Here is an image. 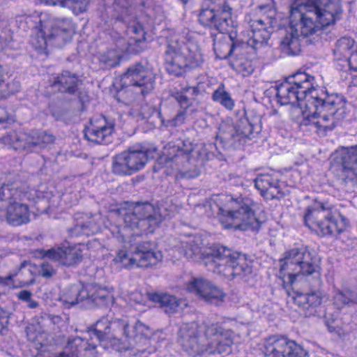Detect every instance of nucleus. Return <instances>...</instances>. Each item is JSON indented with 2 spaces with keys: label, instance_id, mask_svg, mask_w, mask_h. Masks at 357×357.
<instances>
[{
  "label": "nucleus",
  "instance_id": "c9c22d12",
  "mask_svg": "<svg viewBox=\"0 0 357 357\" xmlns=\"http://www.w3.org/2000/svg\"><path fill=\"white\" fill-rule=\"evenodd\" d=\"M84 285H73L66 289L60 297V301L67 307L75 305L79 303H86V296H81V291Z\"/></svg>",
  "mask_w": 357,
  "mask_h": 357
},
{
  "label": "nucleus",
  "instance_id": "9d476101",
  "mask_svg": "<svg viewBox=\"0 0 357 357\" xmlns=\"http://www.w3.org/2000/svg\"><path fill=\"white\" fill-rule=\"evenodd\" d=\"M199 20L204 26L213 28L225 34L220 39L229 40L231 42L222 43L214 40L213 49L217 57L223 59L235 55L241 46V39L237 38L238 21L236 11L226 3L214 5L202 9L199 15Z\"/></svg>",
  "mask_w": 357,
  "mask_h": 357
},
{
  "label": "nucleus",
  "instance_id": "c03bdc74",
  "mask_svg": "<svg viewBox=\"0 0 357 357\" xmlns=\"http://www.w3.org/2000/svg\"><path fill=\"white\" fill-rule=\"evenodd\" d=\"M56 273L55 268L49 263L43 262L40 264L38 274L43 278H49Z\"/></svg>",
  "mask_w": 357,
  "mask_h": 357
},
{
  "label": "nucleus",
  "instance_id": "412c9836",
  "mask_svg": "<svg viewBox=\"0 0 357 357\" xmlns=\"http://www.w3.org/2000/svg\"><path fill=\"white\" fill-rule=\"evenodd\" d=\"M147 299L153 303H158L165 312L168 314L179 312L187 306L185 301L178 300L173 296L159 292H152L147 295H143L139 291H135L128 298H125V301L131 305L134 304L146 305Z\"/></svg>",
  "mask_w": 357,
  "mask_h": 357
},
{
  "label": "nucleus",
  "instance_id": "6e6d98bb",
  "mask_svg": "<svg viewBox=\"0 0 357 357\" xmlns=\"http://www.w3.org/2000/svg\"><path fill=\"white\" fill-rule=\"evenodd\" d=\"M142 6L145 7V3H143Z\"/></svg>",
  "mask_w": 357,
  "mask_h": 357
},
{
  "label": "nucleus",
  "instance_id": "37998d69",
  "mask_svg": "<svg viewBox=\"0 0 357 357\" xmlns=\"http://www.w3.org/2000/svg\"><path fill=\"white\" fill-rule=\"evenodd\" d=\"M20 89V84L19 82L17 81H13L10 83H8L3 89H1V91L2 93L1 97L6 98V96H9L10 94L15 93L17 92Z\"/></svg>",
  "mask_w": 357,
  "mask_h": 357
},
{
  "label": "nucleus",
  "instance_id": "1a4fd4ad",
  "mask_svg": "<svg viewBox=\"0 0 357 357\" xmlns=\"http://www.w3.org/2000/svg\"><path fill=\"white\" fill-rule=\"evenodd\" d=\"M20 26L36 29V33L31 39L32 47L40 53L47 54L49 46L61 47L72 39L76 26L71 19L54 18L47 13L33 12L30 15L16 17Z\"/></svg>",
  "mask_w": 357,
  "mask_h": 357
},
{
  "label": "nucleus",
  "instance_id": "a211bd4d",
  "mask_svg": "<svg viewBox=\"0 0 357 357\" xmlns=\"http://www.w3.org/2000/svg\"><path fill=\"white\" fill-rule=\"evenodd\" d=\"M334 59L340 70L349 72L357 84V44L351 37L338 39L333 49Z\"/></svg>",
  "mask_w": 357,
  "mask_h": 357
},
{
  "label": "nucleus",
  "instance_id": "f3484780",
  "mask_svg": "<svg viewBox=\"0 0 357 357\" xmlns=\"http://www.w3.org/2000/svg\"><path fill=\"white\" fill-rule=\"evenodd\" d=\"M157 155V150L153 147L134 146L114 157L113 172L119 175H131L142 169L148 161Z\"/></svg>",
  "mask_w": 357,
  "mask_h": 357
},
{
  "label": "nucleus",
  "instance_id": "2f4dec72",
  "mask_svg": "<svg viewBox=\"0 0 357 357\" xmlns=\"http://www.w3.org/2000/svg\"><path fill=\"white\" fill-rule=\"evenodd\" d=\"M194 150L193 145L189 142H181L178 141L176 144L169 143L164 148L163 155L160 158V162L173 160L175 157L183 154H189Z\"/></svg>",
  "mask_w": 357,
  "mask_h": 357
},
{
  "label": "nucleus",
  "instance_id": "8fccbe9b",
  "mask_svg": "<svg viewBox=\"0 0 357 357\" xmlns=\"http://www.w3.org/2000/svg\"><path fill=\"white\" fill-rule=\"evenodd\" d=\"M29 304H28V306L30 307V308H35L38 305V303L35 301H33L31 299H30L29 301H28Z\"/></svg>",
  "mask_w": 357,
  "mask_h": 357
},
{
  "label": "nucleus",
  "instance_id": "2eb2a0df",
  "mask_svg": "<svg viewBox=\"0 0 357 357\" xmlns=\"http://www.w3.org/2000/svg\"><path fill=\"white\" fill-rule=\"evenodd\" d=\"M303 220L306 227L322 237L336 236L346 231L349 227L346 217L321 202H315L307 207Z\"/></svg>",
  "mask_w": 357,
  "mask_h": 357
},
{
  "label": "nucleus",
  "instance_id": "20e7f679",
  "mask_svg": "<svg viewBox=\"0 0 357 357\" xmlns=\"http://www.w3.org/2000/svg\"><path fill=\"white\" fill-rule=\"evenodd\" d=\"M176 250L188 259L204 261L210 271L226 277L246 275L252 271L251 261L245 255L221 245L208 247L206 238L201 235L185 237Z\"/></svg>",
  "mask_w": 357,
  "mask_h": 357
},
{
  "label": "nucleus",
  "instance_id": "dca6fc26",
  "mask_svg": "<svg viewBox=\"0 0 357 357\" xmlns=\"http://www.w3.org/2000/svg\"><path fill=\"white\" fill-rule=\"evenodd\" d=\"M162 259L160 251L153 250L151 244L144 242L136 247L124 245L119 249L112 261L111 266L116 270L148 267L155 265Z\"/></svg>",
  "mask_w": 357,
  "mask_h": 357
},
{
  "label": "nucleus",
  "instance_id": "b1692460",
  "mask_svg": "<svg viewBox=\"0 0 357 357\" xmlns=\"http://www.w3.org/2000/svg\"><path fill=\"white\" fill-rule=\"evenodd\" d=\"M114 123L102 115L93 116L85 127V138L96 144H107L112 141Z\"/></svg>",
  "mask_w": 357,
  "mask_h": 357
},
{
  "label": "nucleus",
  "instance_id": "4c0bfd02",
  "mask_svg": "<svg viewBox=\"0 0 357 357\" xmlns=\"http://www.w3.org/2000/svg\"><path fill=\"white\" fill-rule=\"evenodd\" d=\"M213 101L219 102L221 105L229 110L233 109L234 100L230 94L225 89L224 86H219L213 93Z\"/></svg>",
  "mask_w": 357,
  "mask_h": 357
},
{
  "label": "nucleus",
  "instance_id": "5fc2aeb1",
  "mask_svg": "<svg viewBox=\"0 0 357 357\" xmlns=\"http://www.w3.org/2000/svg\"><path fill=\"white\" fill-rule=\"evenodd\" d=\"M195 111V109H193L190 110V112H194Z\"/></svg>",
  "mask_w": 357,
  "mask_h": 357
},
{
  "label": "nucleus",
  "instance_id": "3c124183",
  "mask_svg": "<svg viewBox=\"0 0 357 357\" xmlns=\"http://www.w3.org/2000/svg\"><path fill=\"white\" fill-rule=\"evenodd\" d=\"M4 83V75L1 66H0V87H2V84Z\"/></svg>",
  "mask_w": 357,
  "mask_h": 357
},
{
  "label": "nucleus",
  "instance_id": "aec40b11",
  "mask_svg": "<svg viewBox=\"0 0 357 357\" xmlns=\"http://www.w3.org/2000/svg\"><path fill=\"white\" fill-rule=\"evenodd\" d=\"M86 246L78 244L70 246L63 244L61 246L54 247L49 250H37L34 256L38 258H47L64 266H73L79 263L82 257V252Z\"/></svg>",
  "mask_w": 357,
  "mask_h": 357
},
{
  "label": "nucleus",
  "instance_id": "bb28decb",
  "mask_svg": "<svg viewBox=\"0 0 357 357\" xmlns=\"http://www.w3.org/2000/svg\"><path fill=\"white\" fill-rule=\"evenodd\" d=\"M256 188L266 199L280 198L290 192V188L294 183L286 185L284 181L275 179L269 174L259 176L255 180Z\"/></svg>",
  "mask_w": 357,
  "mask_h": 357
},
{
  "label": "nucleus",
  "instance_id": "e433bc0d",
  "mask_svg": "<svg viewBox=\"0 0 357 357\" xmlns=\"http://www.w3.org/2000/svg\"><path fill=\"white\" fill-rule=\"evenodd\" d=\"M18 273L10 274L6 278L0 277V289L5 291L6 289L20 288L24 286L30 285L33 282V280L29 281L21 280Z\"/></svg>",
  "mask_w": 357,
  "mask_h": 357
},
{
  "label": "nucleus",
  "instance_id": "6ab92c4d",
  "mask_svg": "<svg viewBox=\"0 0 357 357\" xmlns=\"http://www.w3.org/2000/svg\"><path fill=\"white\" fill-rule=\"evenodd\" d=\"M2 144L14 149H24L29 151H37L45 144L52 143L54 140L53 135L38 131L31 134L15 132L12 133L1 139Z\"/></svg>",
  "mask_w": 357,
  "mask_h": 357
},
{
  "label": "nucleus",
  "instance_id": "c756f323",
  "mask_svg": "<svg viewBox=\"0 0 357 357\" xmlns=\"http://www.w3.org/2000/svg\"><path fill=\"white\" fill-rule=\"evenodd\" d=\"M96 346L89 344L79 337L69 341L66 351L61 353L58 357H94Z\"/></svg>",
  "mask_w": 357,
  "mask_h": 357
},
{
  "label": "nucleus",
  "instance_id": "58836bf2",
  "mask_svg": "<svg viewBox=\"0 0 357 357\" xmlns=\"http://www.w3.org/2000/svg\"><path fill=\"white\" fill-rule=\"evenodd\" d=\"M156 109L148 105L140 106L138 104L132 105L129 108L128 113L132 117L136 119L137 121L140 119H146L151 116Z\"/></svg>",
  "mask_w": 357,
  "mask_h": 357
},
{
  "label": "nucleus",
  "instance_id": "393cba45",
  "mask_svg": "<svg viewBox=\"0 0 357 357\" xmlns=\"http://www.w3.org/2000/svg\"><path fill=\"white\" fill-rule=\"evenodd\" d=\"M331 161L340 165L341 178L344 181H357V146L340 147L331 156Z\"/></svg>",
  "mask_w": 357,
  "mask_h": 357
},
{
  "label": "nucleus",
  "instance_id": "7ed1b4c3",
  "mask_svg": "<svg viewBox=\"0 0 357 357\" xmlns=\"http://www.w3.org/2000/svg\"><path fill=\"white\" fill-rule=\"evenodd\" d=\"M342 13L340 0H292L289 30L281 41L282 48L291 55L298 54L301 38L319 35L340 20Z\"/></svg>",
  "mask_w": 357,
  "mask_h": 357
},
{
  "label": "nucleus",
  "instance_id": "cd10ccee",
  "mask_svg": "<svg viewBox=\"0 0 357 357\" xmlns=\"http://www.w3.org/2000/svg\"><path fill=\"white\" fill-rule=\"evenodd\" d=\"M80 294L81 296H86V304L89 305H109L114 304L116 300L112 287L96 284L84 285Z\"/></svg>",
  "mask_w": 357,
  "mask_h": 357
},
{
  "label": "nucleus",
  "instance_id": "f704fd0d",
  "mask_svg": "<svg viewBox=\"0 0 357 357\" xmlns=\"http://www.w3.org/2000/svg\"><path fill=\"white\" fill-rule=\"evenodd\" d=\"M191 91L192 93H195L196 92V89L195 87H188L184 89L183 91H178L173 95L181 107L185 111V112H180L177 114L176 118L174 119L171 123L172 126H176L183 123L185 119V114L188 112V109L192 106V104L190 103V100L186 97L185 95H184V92L185 93Z\"/></svg>",
  "mask_w": 357,
  "mask_h": 357
},
{
  "label": "nucleus",
  "instance_id": "c85d7f7f",
  "mask_svg": "<svg viewBox=\"0 0 357 357\" xmlns=\"http://www.w3.org/2000/svg\"><path fill=\"white\" fill-rule=\"evenodd\" d=\"M251 132V126L247 119H241L235 123L227 120L222 123L217 137L229 139L235 137H246Z\"/></svg>",
  "mask_w": 357,
  "mask_h": 357
},
{
  "label": "nucleus",
  "instance_id": "f257e3e1",
  "mask_svg": "<svg viewBox=\"0 0 357 357\" xmlns=\"http://www.w3.org/2000/svg\"><path fill=\"white\" fill-rule=\"evenodd\" d=\"M280 105H292L301 126H310L319 135L333 130L345 118L346 99L339 94L326 95L318 86L314 77L298 72L277 87Z\"/></svg>",
  "mask_w": 357,
  "mask_h": 357
},
{
  "label": "nucleus",
  "instance_id": "a878e982",
  "mask_svg": "<svg viewBox=\"0 0 357 357\" xmlns=\"http://www.w3.org/2000/svg\"><path fill=\"white\" fill-rule=\"evenodd\" d=\"M154 78L151 70L139 64L129 68L124 74L123 80L130 86L137 88L136 93L145 95L153 89Z\"/></svg>",
  "mask_w": 357,
  "mask_h": 357
},
{
  "label": "nucleus",
  "instance_id": "603ef678",
  "mask_svg": "<svg viewBox=\"0 0 357 357\" xmlns=\"http://www.w3.org/2000/svg\"><path fill=\"white\" fill-rule=\"evenodd\" d=\"M46 213H47V214H49V215H50L51 218H59L58 216H56V215H54V214L52 213V209L50 207H49V208L47 209Z\"/></svg>",
  "mask_w": 357,
  "mask_h": 357
},
{
  "label": "nucleus",
  "instance_id": "09e8293b",
  "mask_svg": "<svg viewBox=\"0 0 357 357\" xmlns=\"http://www.w3.org/2000/svg\"><path fill=\"white\" fill-rule=\"evenodd\" d=\"M128 91L123 89H121L117 94L116 99L118 102H121V98H123L125 96H126Z\"/></svg>",
  "mask_w": 357,
  "mask_h": 357
},
{
  "label": "nucleus",
  "instance_id": "473e14b6",
  "mask_svg": "<svg viewBox=\"0 0 357 357\" xmlns=\"http://www.w3.org/2000/svg\"><path fill=\"white\" fill-rule=\"evenodd\" d=\"M79 79L75 75L65 71L56 77L53 86H58V89L62 92L73 93L75 91Z\"/></svg>",
  "mask_w": 357,
  "mask_h": 357
},
{
  "label": "nucleus",
  "instance_id": "de8ad7c7",
  "mask_svg": "<svg viewBox=\"0 0 357 357\" xmlns=\"http://www.w3.org/2000/svg\"><path fill=\"white\" fill-rule=\"evenodd\" d=\"M32 294L27 290H22L17 294V298L23 301H29L31 298Z\"/></svg>",
  "mask_w": 357,
  "mask_h": 357
},
{
  "label": "nucleus",
  "instance_id": "4be33fe9",
  "mask_svg": "<svg viewBox=\"0 0 357 357\" xmlns=\"http://www.w3.org/2000/svg\"><path fill=\"white\" fill-rule=\"evenodd\" d=\"M263 352L266 357H308L299 344L283 337L272 336L266 339Z\"/></svg>",
  "mask_w": 357,
  "mask_h": 357
},
{
  "label": "nucleus",
  "instance_id": "49530a36",
  "mask_svg": "<svg viewBox=\"0 0 357 357\" xmlns=\"http://www.w3.org/2000/svg\"><path fill=\"white\" fill-rule=\"evenodd\" d=\"M8 323V313L3 310H0V333L6 328V325Z\"/></svg>",
  "mask_w": 357,
  "mask_h": 357
},
{
  "label": "nucleus",
  "instance_id": "ddd939ff",
  "mask_svg": "<svg viewBox=\"0 0 357 357\" xmlns=\"http://www.w3.org/2000/svg\"><path fill=\"white\" fill-rule=\"evenodd\" d=\"M45 188L46 185L43 184L38 190L30 189L24 192L17 183L3 185L0 189V206H6V209H0V219L6 218L14 226L28 222L29 211L27 205L21 201L50 199L52 193L45 192Z\"/></svg>",
  "mask_w": 357,
  "mask_h": 357
},
{
  "label": "nucleus",
  "instance_id": "ea45409f",
  "mask_svg": "<svg viewBox=\"0 0 357 357\" xmlns=\"http://www.w3.org/2000/svg\"><path fill=\"white\" fill-rule=\"evenodd\" d=\"M90 0H64L61 1V7L68 8L77 15L86 12Z\"/></svg>",
  "mask_w": 357,
  "mask_h": 357
},
{
  "label": "nucleus",
  "instance_id": "6e6552de",
  "mask_svg": "<svg viewBox=\"0 0 357 357\" xmlns=\"http://www.w3.org/2000/svg\"><path fill=\"white\" fill-rule=\"evenodd\" d=\"M133 10L127 2L123 4L115 2L113 6H107L102 13L100 18L105 23H108L112 19L123 21L128 23L129 31L134 35L129 42H126L117 33L112 36L117 49L100 55L99 60L102 68L114 67L119 64L122 52L137 53L144 47L143 44L146 40L144 26L132 16Z\"/></svg>",
  "mask_w": 357,
  "mask_h": 357
},
{
  "label": "nucleus",
  "instance_id": "79ce46f5",
  "mask_svg": "<svg viewBox=\"0 0 357 357\" xmlns=\"http://www.w3.org/2000/svg\"><path fill=\"white\" fill-rule=\"evenodd\" d=\"M15 121V115L6 108L0 107V129L11 126Z\"/></svg>",
  "mask_w": 357,
  "mask_h": 357
},
{
  "label": "nucleus",
  "instance_id": "864d4df0",
  "mask_svg": "<svg viewBox=\"0 0 357 357\" xmlns=\"http://www.w3.org/2000/svg\"><path fill=\"white\" fill-rule=\"evenodd\" d=\"M97 243V242H96V241H95V240H94V241H91V242L89 243V245H92V244H95V243Z\"/></svg>",
  "mask_w": 357,
  "mask_h": 357
},
{
  "label": "nucleus",
  "instance_id": "a18cd8bd",
  "mask_svg": "<svg viewBox=\"0 0 357 357\" xmlns=\"http://www.w3.org/2000/svg\"><path fill=\"white\" fill-rule=\"evenodd\" d=\"M148 9V15L153 18L154 24H159L164 19V15L160 7H157L155 9Z\"/></svg>",
  "mask_w": 357,
  "mask_h": 357
},
{
  "label": "nucleus",
  "instance_id": "4468645a",
  "mask_svg": "<svg viewBox=\"0 0 357 357\" xmlns=\"http://www.w3.org/2000/svg\"><path fill=\"white\" fill-rule=\"evenodd\" d=\"M314 273L319 275V260L303 249H291L279 260L277 277L288 295H291V287L301 275Z\"/></svg>",
  "mask_w": 357,
  "mask_h": 357
},
{
  "label": "nucleus",
  "instance_id": "7c9ffc66",
  "mask_svg": "<svg viewBox=\"0 0 357 357\" xmlns=\"http://www.w3.org/2000/svg\"><path fill=\"white\" fill-rule=\"evenodd\" d=\"M288 296L291 297L294 302L298 306L306 310L316 308L326 300L325 295L319 290L308 294H303L292 290L291 295Z\"/></svg>",
  "mask_w": 357,
  "mask_h": 357
},
{
  "label": "nucleus",
  "instance_id": "f8f14e48",
  "mask_svg": "<svg viewBox=\"0 0 357 357\" xmlns=\"http://www.w3.org/2000/svg\"><path fill=\"white\" fill-rule=\"evenodd\" d=\"M282 15L277 13L274 9H270L267 15L249 22L250 31L248 38L241 39V46L231 60V66L238 73L243 77L248 76L254 71L252 61L245 55L249 47L257 50L267 43L275 29H281Z\"/></svg>",
  "mask_w": 357,
  "mask_h": 357
},
{
  "label": "nucleus",
  "instance_id": "39448f33",
  "mask_svg": "<svg viewBox=\"0 0 357 357\" xmlns=\"http://www.w3.org/2000/svg\"><path fill=\"white\" fill-rule=\"evenodd\" d=\"M105 349L118 351L135 350L144 353L149 344L151 330L139 321L130 322L126 319L109 321L107 318L98 321L88 331Z\"/></svg>",
  "mask_w": 357,
  "mask_h": 357
},
{
  "label": "nucleus",
  "instance_id": "a19ab883",
  "mask_svg": "<svg viewBox=\"0 0 357 357\" xmlns=\"http://www.w3.org/2000/svg\"><path fill=\"white\" fill-rule=\"evenodd\" d=\"M38 326H34L29 325L26 328V335L29 341L36 343V346L39 345L41 348L45 343L43 342L45 338V334L38 330Z\"/></svg>",
  "mask_w": 357,
  "mask_h": 357
},
{
  "label": "nucleus",
  "instance_id": "9b49d317",
  "mask_svg": "<svg viewBox=\"0 0 357 357\" xmlns=\"http://www.w3.org/2000/svg\"><path fill=\"white\" fill-rule=\"evenodd\" d=\"M213 201L218 208L219 221L225 229L258 230L265 220L263 210L248 198L234 199L231 195H221Z\"/></svg>",
  "mask_w": 357,
  "mask_h": 357
},
{
  "label": "nucleus",
  "instance_id": "0eeeda50",
  "mask_svg": "<svg viewBox=\"0 0 357 357\" xmlns=\"http://www.w3.org/2000/svg\"><path fill=\"white\" fill-rule=\"evenodd\" d=\"M234 339L232 331L222 329L218 324L208 326L192 322L181 325L178 342L189 355L195 356L204 353H229Z\"/></svg>",
  "mask_w": 357,
  "mask_h": 357
},
{
  "label": "nucleus",
  "instance_id": "f03ea898",
  "mask_svg": "<svg viewBox=\"0 0 357 357\" xmlns=\"http://www.w3.org/2000/svg\"><path fill=\"white\" fill-rule=\"evenodd\" d=\"M172 213V209L169 210L163 205L155 208L151 204L136 205L133 208H129L128 211L121 208L118 211L109 213V218L118 219L119 223L123 221V225H109L102 220L100 213L93 217L88 214L78 213L75 218L77 222L73 228V233L76 235H92L101 230L102 223L114 237L130 244L133 236L153 232L162 220L171 217Z\"/></svg>",
  "mask_w": 357,
  "mask_h": 357
},
{
  "label": "nucleus",
  "instance_id": "72a5a7b5",
  "mask_svg": "<svg viewBox=\"0 0 357 357\" xmlns=\"http://www.w3.org/2000/svg\"><path fill=\"white\" fill-rule=\"evenodd\" d=\"M333 303L337 308L346 305L357 304V289H344L342 291L335 290L333 295Z\"/></svg>",
  "mask_w": 357,
  "mask_h": 357
},
{
  "label": "nucleus",
  "instance_id": "423d86ee",
  "mask_svg": "<svg viewBox=\"0 0 357 357\" xmlns=\"http://www.w3.org/2000/svg\"><path fill=\"white\" fill-rule=\"evenodd\" d=\"M161 36L167 43L165 67L169 74L179 76L188 69L199 68L204 63V52L197 33L188 29H168Z\"/></svg>",
  "mask_w": 357,
  "mask_h": 357
},
{
  "label": "nucleus",
  "instance_id": "5701e85b",
  "mask_svg": "<svg viewBox=\"0 0 357 357\" xmlns=\"http://www.w3.org/2000/svg\"><path fill=\"white\" fill-rule=\"evenodd\" d=\"M185 289L207 303L221 305L225 298V293L210 282L199 278H190L186 281Z\"/></svg>",
  "mask_w": 357,
  "mask_h": 357
}]
</instances>
